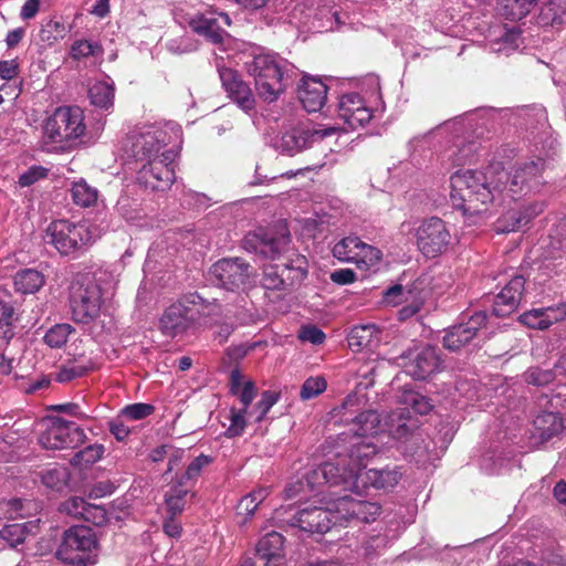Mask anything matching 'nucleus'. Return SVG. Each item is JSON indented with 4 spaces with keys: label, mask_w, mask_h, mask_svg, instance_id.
I'll list each match as a JSON object with an SVG mask.
<instances>
[{
    "label": "nucleus",
    "mask_w": 566,
    "mask_h": 566,
    "mask_svg": "<svg viewBox=\"0 0 566 566\" xmlns=\"http://www.w3.org/2000/svg\"><path fill=\"white\" fill-rule=\"evenodd\" d=\"M178 153L169 148L160 154V158L143 161L137 171V182L151 191L165 190L176 179L174 163Z\"/></svg>",
    "instance_id": "9b49d317"
},
{
    "label": "nucleus",
    "mask_w": 566,
    "mask_h": 566,
    "mask_svg": "<svg viewBox=\"0 0 566 566\" xmlns=\"http://www.w3.org/2000/svg\"><path fill=\"white\" fill-rule=\"evenodd\" d=\"M98 237L99 233L93 226L60 219L48 226L44 241L52 244L62 255L76 256L92 245Z\"/></svg>",
    "instance_id": "7ed1b4c3"
},
{
    "label": "nucleus",
    "mask_w": 566,
    "mask_h": 566,
    "mask_svg": "<svg viewBox=\"0 0 566 566\" xmlns=\"http://www.w3.org/2000/svg\"><path fill=\"white\" fill-rule=\"evenodd\" d=\"M293 256L282 263L264 265L261 284L265 290L286 291L306 277V259L296 253Z\"/></svg>",
    "instance_id": "9d476101"
},
{
    "label": "nucleus",
    "mask_w": 566,
    "mask_h": 566,
    "mask_svg": "<svg viewBox=\"0 0 566 566\" xmlns=\"http://www.w3.org/2000/svg\"><path fill=\"white\" fill-rule=\"evenodd\" d=\"M354 255L355 259H353V263H355L358 269L367 270L381 259L382 253L379 249L363 242L358 238L356 253H354Z\"/></svg>",
    "instance_id": "e433bc0d"
},
{
    "label": "nucleus",
    "mask_w": 566,
    "mask_h": 566,
    "mask_svg": "<svg viewBox=\"0 0 566 566\" xmlns=\"http://www.w3.org/2000/svg\"><path fill=\"white\" fill-rule=\"evenodd\" d=\"M526 226L523 212L521 210H510L497 219L495 228L497 232H515Z\"/></svg>",
    "instance_id": "a19ab883"
},
{
    "label": "nucleus",
    "mask_w": 566,
    "mask_h": 566,
    "mask_svg": "<svg viewBox=\"0 0 566 566\" xmlns=\"http://www.w3.org/2000/svg\"><path fill=\"white\" fill-rule=\"evenodd\" d=\"M30 525L31 523L6 525L0 531V537L11 547H17L22 544L30 534Z\"/></svg>",
    "instance_id": "58836bf2"
},
{
    "label": "nucleus",
    "mask_w": 566,
    "mask_h": 566,
    "mask_svg": "<svg viewBox=\"0 0 566 566\" xmlns=\"http://www.w3.org/2000/svg\"><path fill=\"white\" fill-rule=\"evenodd\" d=\"M83 520L94 525H103L107 521V513L103 506L87 503Z\"/></svg>",
    "instance_id": "0e129e2a"
},
{
    "label": "nucleus",
    "mask_w": 566,
    "mask_h": 566,
    "mask_svg": "<svg viewBox=\"0 0 566 566\" xmlns=\"http://www.w3.org/2000/svg\"><path fill=\"white\" fill-rule=\"evenodd\" d=\"M72 319L78 324L94 322L101 313L102 290L88 274L76 275L69 287Z\"/></svg>",
    "instance_id": "39448f33"
},
{
    "label": "nucleus",
    "mask_w": 566,
    "mask_h": 566,
    "mask_svg": "<svg viewBox=\"0 0 566 566\" xmlns=\"http://www.w3.org/2000/svg\"><path fill=\"white\" fill-rule=\"evenodd\" d=\"M211 311V303L202 293L186 294L164 311L159 318V329L166 336L176 337L200 323Z\"/></svg>",
    "instance_id": "f03ea898"
},
{
    "label": "nucleus",
    "mask_w": 566,
    "mask_h": 566,
    "mask_svg": "<svg viewBox=\"0 0 566 566\" xmlns=\"http://www.w3.org/2000/svg\"><path fill=\"white\" fill-rule=\"evenodd\" d=\"M91 104L102 109H108L114 103V86L106 82H96L88 88Z\"/></svg>",
    "instance_id": "f704fd0d"
},
{
    "label": "nucleus",
    "mask_w": 566,
    "mask_h": 566,
    "mask_svg": "<svg viewBox=\"0 0 566 566\" xmlns=\"http://www.w3.org/2000/svg\"><path fill=\"white\" fill-rule=\"evenodd\" d=\"M327 388V381L323 376L307 378L300 390L302 400H310L324 392Z\"/></svg>",
    "instance_id": "a18cd8bd"
},
{
    "label": "nucleus",
    "mask_w": 566,
    "mask_h": 566,
    "mask_svg": "<svg viewBox=\"0 0 566 566\" xmlns=\"http://www.w3.org/2000/svg\"><path fill=\"white\" fill-rule=\"evenodd\" d=\"M43 284V274L33 269L19 271L14 276V286L17 291L23 294L35 293L42 287Z\"/></svg>",
    "instance_id": "72a5a7b5"
},
{
    "label": "nucleus",
    "mask_w": 566,
    "mask_h": 566,
    "mask_svg": "<svg viewBox=\"0 0 566 566\" xmlns=\"http://www.w3.org/2000/svg\"><path fill=\"white\" fill-rule=\"evenodd\" d=\"M300 339L319 345L325 340V334L314 325L303 326L298 334Z\"/></svg>",
    "instance_id": "774afa93"
},
{
    "label": "nucleus",
    "mask_w": 566,
    "mask_h": 566,
    "mask_svg": "<svg viewBox=\"0 0 566 566\" xmlns=\"http://www.w3.org/2000/svg\"><path fill=\"white\" fill-rule=\"evenodd\" d=\"M543 168L544 161L541 158L518 165L514 174L511 177L509 176L506 190L511 193V198H514V195L525 187H530L532 182H537Z\"/></svg>",
    "instance_id": "a878e982"
},
{
    "label": "nucleus",
    "mask_w": 566,
    "mask_h": 566,
    "mask_svg": "<svg viewBox=\"0 0 566 566\" xmlns=\"http://www.w3.org/2000/svg\"><path fill=\"white\" fill-rule=\"evenodd\" d=\"M283 60L276 54L261 53L248 63V71L254 77L255 90L264 102H275L285 91Z\"/></svg>",
    "instance_id": "423d86ee"
},
{
    "label": "nucleus",
    "mask_w": 566,
    "mask_h": 566,
    "mask_svg": "<svg viewBox=\"0 0 566 566\" xmlns=\"http://www.w3.org/2000/svg\"><path fill=\"white\" fill-rule=\"evenodd\" d=\"M23 504L20 499L0 501V520H11L22 516Z\"/></svg>",
    "instance_id": "4d7b16f0"
},
{
    "label": "nucleus",
    "mask_w": 566,
    "mask_h": 566,
    "mask_svg": "<svg viewBox=\"0 0 566 566\" xmlns=\"http://www.w3.org/2000/svg\"><path fill=\"white\" fill-rule=\"evenodd\" d=\"M546 328L553 324L563 321L566 317V303H559L555 306L541 307Z\"/></svg>",
    "instance_id": "052dcab7"
},
{
    "label": "nucleus",
    "mask_w": 566,
    "mask_h": 566,
    "mask_svg": "<svg viewBox=\"0 0 566 566\" xmlns=\"http://www.w3.org/2000/svg\"><path fill=\"white\" fill-rule=\"evenodd\" d=\"M70 480L69 470L64 467H54L41 473L42 483L53 491H63Z\"/></svg>",
    "instance_id": "4c0bfd02"
},
{
    "label": "nucleus",
    "mask_w": 566,
    "mask_h": 566,
    "mask_svg": "<svg viewBox=\"0 0 566 566\" xmlns=\"http://www.w3.org/2000/svg\"><path fill=\"white\" fill-rule=\"evenodd\" d=\"M48 169L40 167V166H33L29 168L25 172L20 175L19 177V185L21 187H30L38 180L46 177Z\"/></svg>",
    "instance_id": "338daca9"
},
{
    "label": "nucleus",
    "mask_w": 566,
    "mask_h": 566,
    "mask_svg": "<svg viewBox=\"0 0 566 566\" xmlns=\"http://www.w3.org/2000/svg\"><path fill=\"white\" fill-rule=\"evenodd\" d=\"M291 234L285 221H277L270 228H260L250 232L243 239L247 251L258 253L264 258L276 259L287 251Z\"/></svg>",
    "instance_id": "1a4fd4ad"
},
{
    "label": "nucleus",
    "mask_w": 566,
    "mask_h": 566,
    "mask_svg": "<svg viewBox=\"0 0 566 566\" xmlns=\"http://www.w3.org/2000/svg\"><path fill=\"white\" fill-rule=\"evenodd\" d=\"M91 369H93V363L91 361L87 365L71 363L61 368L57 378L60 381H69L85 375Z\"/></svg>",
    "instance_id": "5fc2aeb1"
},
{
    "label": "nucleus",
    "mask_w": 566,
    "mask_h": 566,
    "mask_svg": "<svg viewBox=\"0 0 566 566\" xmlns=\"http://www.w3.org/2000/svg\"><path fill=\"white\" fill-rule=\"evenodd\" d=\"M357 243L358 237H346L338 241L333 247V255L342 262L353 263V259H355L354 253H356Z\"/></svg>",
    "instance_id": "c03bdc74"
},
{
    "label": "nucleus",
    "mask_w": 566,
    "mask_h": 566,
    "mask_svg": "<svg viewBox=\"0 0 566 566\" xmlns=\"http://www.w3.org/2000/svg\"><path fill=\"white\" fill-rule=\"evenodd\" d=\"M303 107L308 112L321 111L327 98V86L317 78L304 77L297 90Z\"/></svg>",
    "instance_id": "393cba45"
},
{
    "label": "nucleus",
    "mask_w": 566,
    "mask_h": 566,
    "mask_svg": "<svg viewBox=\"0 0 566 566\" xmlns=\"http://www.w3.org/2000/svg\"><path fill=\"white\" fill-rule=\"evenodd\" d=\"M566 14V0H551L541 8L537 23L541 27H556L563 23Z\"/></svg>",
    "instance_id": "2f4dec72"
},
{
    "label": "nucleus",
    "mask_w": 566,
    "mask_h": 566,
    "mask_svg": "<svg viewBox=\"0 0 566 566\" xmlns=\"http://www.w3.org/2000/svg\"><path fill=\"white\" fill-rule=\"evenodd\" d=\"M333 507L338 514L339 522L357 521L371 523L381 513V506L377 502L356 499L352 495H342L333 500Z\"/></svg>",
    "instance_id": "dca6fc26"
},
{
    "label": "nucleus",
    "mask_w": 566,
    "mask_h": 566,
    "mask_svg": "<svg viewBox=\"0 0 566 566\" xmlns=\"http://www.w3.org/2000/svg\"><path fill=\"white\" fill-rule=\"evenodd\" d=\"M534 434H536L542 441H548L553 437L559 434L563 431L564 423L563 418L552 411H545L536 416L533 421Z\"/></svg>",
    "instance_id": "cd10ccee"
},
{
    "label": "nucleus",
    "mask_w": 566,
    "mask_h": 566,
    "mask_svg": "<svg viewBox=\"0 0 566 566\" xmlns=\"http://www.w3.org/2000/svg\"><path fill=\"white\" fill-rule=\"evenodd\" d=\"M189 491L190 485L180 479L169 486V490L165 494V502L169 515L176 516L184 511L186 503L185 497Z\"/></svg>",
    "instance_id": "7c9ffc66"
},
{
    "label": "nucleus",
    "mask_w": 566,
    "mask_h": 566,
    "mask_svg": "<svg viewBox=\"0 0 566 566\" xmlns=\"http://www.w3.org/2000/svg\"><path fill=\"white\" fill-rule=\"evenodd\" d=\"M217 70L228 97L242 109H252L255 105V99L249 84L242 80L241 74L234 69L220 65L219 63H217Z\"/></svg>",
    "instance_id": "a211bd4d"
},
{
    "label": "nucleus",
    "mask_w": 566,
    "mask_h": 566,
    "mask_svg": "<svg viewBox=\"0 0 566 566\" xmlns=\"http://www.w3.org/2000/svg\"><path fill=\"white\" fill-rule=\"evenodd\" d=\"M520 322L533 329H547L541 308H532L520 316Z\"/></svg>",
    "instance_id": "bf43d9fd"
},
{
    "label": "nucleus",
    "mask_w": 566,
    "mask_h": 566,
    "mask_svg": "<svg viewBox=\"0 0 566 566\" xmlns=\"http://www.w3.org/2000/svg\"><path fill=\"white\" fill-rule=\"evenodd\" d=\"M97 548L98 543L93 528L76 525L64 532L56 556L66 564L91 566L96 563Z\"/></svg>",
    "instance_id": "0eeeda50"
},
{
    "label": "nucleus",
    "mask_w": 566,
    "mask_h": 566,
    "mask_svg": "<svg viewBox=\"0 0 566 566\" xmlns=\"http://www.w3.org/2000/svg\"><path fill=\"white\" fill-rule=\"evenodd\" d=\"M416 238L419 251L427 258H434L447 250L451 235L442 219L431 217L418 227Z\"/></svg>",
    "instance_id": "ddd939ff"
},
{
    "label": "nucleus",
    "mask_w": 566,
    "mask_h": 566,
    "mask_svg": "<svg viewBox=\"0 0 566 566\" xmlns=\"http://www.w3.org/2000/svg\"><path fill=\"white\" fill-rule=\"evenodd\" d=\"M249 279V264L240 259H222L214 263V286L234 291Z\"/></svg>",
    "instance_id": "412c9836"
},
{
    "label": "nucleus",
    "mask_w": 566,
    "mask_h": 566,
    "mask_svg": "<svg viewBox=\"0 0 566 566\" xmlns=\"http://www.w3.org/2000/svg\"><path fill=\"white\" fill-rule=\"evenodd\" d=\"M525 282L523 275H514L505 284L493 302V314L495 316L506 317L517 308L525 290Z\"/></svg>",
    "instance_id": "b1692460"
},
{
    "label": "nucleus",
    "mask_w": 566,
    "mask_h": 566,
    "mask_svg": "<svg viewBox=\"0 0 566 566\" xmlns=\"http://www.w3.org/2000/svg\"><path fill=\"white\" fill-rule=\"evenodd\" d=\"M400 478L401 473L396 469L356 470V478L349 480V483L354 486V493L360 496L368 486L379 490L392 489L397 485Z\"/></svg>",
    "instance_id": "5701e85b"
},
{
    "label": "nucleus",
    "mask_w": 566,
    "mask_h": 566,
    "mask_svg": "<svg viewBox=\"0 0 566 566\" xmlns=\"http://www.w3.org/2000/svg\"><path fill=\"white\" fill-rule=\"evenodd\" d=\"M280 394L272 390L263 391L260 401L256 403V408L260 410L259 416L255 418L256 421H262L270 409L277 402Z\"/></svg>",
    "instance_id": "680f3d73"
},
{
    "label": "nucleus",
    "mask_w": 566,
    "mask_h": 566,
    "mask_svg": "<svg viewBox=\"0 0 566 566\" xmlns=\"http://www.w3.org/2000/svg\"><path fill=\"white\" fill-rule=\"evenodd\" d=\"M245 413L247 411H242V409H235L232 407L227 415H220V417H223L229 421V426L224 431L226 437L234 438L240 437L243 433L247 427V421L244 418Z\"/></svg>",
    "instance_id": "79ce46f5"
},
{
    "label": "nucleus",
    "mask_w": 566,
    "mask_h": 566,
    "mask_svg": "<svg viewBox=\"0 0 566 566\" xmlns=\"http://www.w3.org/2000/svg\"><path fill=\"white\" fill-rule=\"evenodd\" d=\"M554 373L552 370H544L538 367L530 368L525 373V381L534 386H545L554 380Z\"/></svg>",
    "instance_id": "6e6d98bb"
},
{
    "label": "nucleus",
    "mask_w": 566,
    "mask_h": 566,
    "mask_svg": "<svg viewBox=\"0 0 566 566\" xmlns=\"http://www.w3.org/2000/svg\"><path fill=\"white\" fill-rule=\"evenodd\" d=\"M98 51H101L98 44L87 40H78L73 43L71 48V55L74 59L78 60L91 55H95Z\"/></svg>",
    "instance_id": "13d9d810"
},
{
    "label": "nucleus",
    "mask_w": 566,
    "mask_h": 566,
    "mask_svg": "<svg viewBox=\"0 0 566 566\" xmlns=\"http://www.w3.org/2000/svg\"><path fill=\"white\" fill-rule=\"evenodd\" d=\"M343 416L345 422H350L353 428L350 431L357 437H369L377 433V429L380 423V417L375 410H365L359 412L354 418L347 417V413L344 412Z\"/></svg>",
    "instance_id": "c85d7f7f"
},
{
    "label": "nucleus",
    "mask_w": 566,
    "mask_h": 566,
    "mask_svg": "<svg viewBox=\"0 0 566 566\" xmlns=\"http://www.w3.org/2000/svg\"><path fill=\"white\" fill-rule=\"evenodd\" d=\"M355 478L356 470H346L332 462H324L311 470L306 474L305 481L312 491L323 485H328L343 486V490L354 493V486L349 483V480H354Z\"/></svg>",
    "instance_id": "f3484780"
},
{
    "label": "nucleus",
    "mask_w": 566,
    "mask_h": 566,
    "mask_svg": "<svg viewBox=\"0 0 566 566\" xmlns=\"http://www.w3.org/2000/svg\"><path fill=\"white\" fill-rule=\"evenodd\" d=\"M283 545V535L277 532H270L258 542L256 554L266 562V566H270L271 563L275 564V562L281 560Z\"/></svg>",
    "instance_id": "bb28decb"
},
{
    "label": "nucleus",
    "mask_w": 566,
    "mask_h": 566,
    "mask_svg": "<svg viewBox=\"0 0 566 566\" xmlns=\"http://www.w3.org/2000/svg\"><path fill=\"white\" fill-rule=\"evenodd\" d=\"M338 116L350 129L364 127L373 118V111L367 107L358 93L342 95L338 103Z\"/></svg>",
    "instance_id": "4be33fe9"
},
{
    "label": "nucleus",
    "mask_w": 566,
    "mask_h": 566,
    "mask_svg": "<svg viewBox=\"0 0 566 566\" xmlns=\"http://www.w3.org/2000/svg\"><path fill=\"white\" fill-rule=\"evenodd\" d=\"M248 354V349L242 346L229 348L221 359V369L238 367L241 359Z\"/></svg>",
    "instance_id": "e2e57ef3"
},
{
    "label": "nucleus",
    "mask_w": 566,
    "mask_h": 566,
    "mask_svg": "<svg viewBox=\"0 0 566 566\" xmlns=\"http://www.w3.org/2000/svg\"><path fill=\"white\" fill-rule=\"evenodd\" d=\"M486 313L479 311L465 323L452 326L443 336V346L449 350H459L469 344L476 335V333L486 325Z\"/></svg>",
    "instance_id": "aec40b11"
},
{
    "label": "nucleus",
    "mask_w": 566,
    "mask_h": 566,
    "mask_svg": "<svg viewBox=\"0 0 566 566\" xmlns=\"http://www.w3.org/2000/svg\"><path fill=\"white\" fill-rule=\"evenodd\" d=\"M71 193L74 203L83 208L94 206L98 199V190L90 186L84 179L73 184Z\"/></svg>",
    "instance_id": "c9c22d12"
},
{
    "label": "nucleus",
    "mask_w": 566,
    "mask_h": 566,
    "mask_svg": "<svg viewBox=\"0 0 566 566\" xmlns=\"http://www.w3.org/2000/svg\"><path fill=\"white\" fill-rule=\"evenodd\" d=\"M379 333L374 324L354 326L347 337L348 346L354 352L371 347L379 340Z\"/></svg>",
    "instance_id": "c756f323"
},
{
    "label": "nucleus",
    "mask_w": 566,
    "mask_h": 566,
    "mask_svg": "<svg viewBox=\"0 0 566 566\" xmlns=\"http://www.w3.org/2000/svg\"><path fill=\"white\" fill-rule=\"evenodd\" d=\"M405 403L410 406V408L418 415L424 416L428 415L433 405L431 403V399L419 394V392H407L405 395Z\"/></svg>",
    "instance_id": "09e8293b"
},
{
    "label": "nucleus",
    "mask_w": 566,
    "mask_h": 566,
    "mask_svg": "<svg viewBox=\"0 0 566 566\" xmlns=\"http://www.w3.org/2000/svg\"><path fill=\"white\" fill-rule=\"evenodd\" d=\"M86 439L84 430L73 421L53 418L44 423L39 434V443L48 450L76 448Z\"/></svg>",
    "instance_id": "f8f14e48"
},
{
    "label": "nucleus",
    "mask_w": 566,
    "mask_h": 566,
    "mask_svg": "<svg viewBox=\"0 0 566 566\" xmlns=\"http://www.w3.org/2000/svg\"><path fill=\"white\" fill-rule=\"evenodd\" d=\"M84 112L78 106H61L46 119L44 138L52 144L73 143L84 136Z\"/></svg>",
    "instance_id": "6e6552de"
},
{
    "label": "nucleus",
    "mask_w": 566,
    "mask_h": 566,
    "mask_svg": "<svg viewBox=\"0 0 566 566\" xmlns=\"http://www.w3.org/2000/svg\"><path fill=\"white\" fill-rule=\"evenodd\" d=\"M74 332L70 324H56L44 335V342L52 348H60L66 344L69 336Z\"/></svg>",
    "instance_id": "37998d69"
},
{
    "label": "nucleus",
    "mask_w": 566,
    "mask_h": 566,
    "mask_svg": "<svg viewBox=\"0 0 566 566\" xmlns=\"http://www.w3.org/2000/svg\"><path fill=\"white\" fill-rule=\"evenodd\" d=\"M154 410L153 405L138 402L126 406L120 413L123 418L128 420H140L150 416Z\"/></svg>",
    "instance_id": "603ef678"
},
{
    "label": "nucleus",
    "mask_w": 566,
    "mask_h": 566,
    "mask_svg": "<svg viewBox=\"0 0 566 566\" xmlns=\"http://www.w3.org/2000/svg\"><path fill=\"white\" fill-rule=\"evenodd\" d=\"M407 357L409 361L405 365L406 371L413 379H427L438 371L441 365L439 349L430 345L409 350Z\"/></svg>",
    "instance_id": "6ab92c4d"
},
{
    "label": "nucleus",
    "mask_w": 566,
    "mask_h": 566,
    "mask_svg": "<svg viewBox=\"0 0 566 566\" xmlns=\"http://www.w3.org/2000/svg\"><path fill=\"white\" fill-rule=\"evenodd\" d=\"M188 24L195 33L212 41V19L202 13H196L189 18Z\"/></svg>",
    "instance_id": "de8ad7c7"
},
{
    "label": "nucleus",
    "mask_w": 566,
    "mask_h": 566,
    "mask_svg": "<svg viewBox=\"0 0 566 566\" xmlns=\"http://www.w3.org/2000/svg\"><path fill=\"white\" fill-rule=\"evenodd\" d=\"M377 453V448L374 443L367 441H360L353 446L350 450V458L357 461V468L355 470H364L366 465L363 463L364 459H367Z\"/></svg>",
    "instance_id": "8fccbe9b"
},
{
    "label": "nucleus",
    "mask_w": 566,
    "mask_h": 566,
    "mask_svg": "<svg viewBox=\"0 0 566 566\" xmlns=\"http://www.w3.org/2000/svg\"><path fill=\"white\" fill-rule=\"evenodd\" d=\"M329 507L308 506L300 510L290 520L291 526H296L307 533H327L333 525L339 523L338 514L333 507V501Z\"/></svg>",
    "instance_id": "4468645a"
},
{
    "label": "nucleus",
    "mask_w": 566,
    "mask_h": 566,
    "mask_svg": "<svg viewBox=\"0 0 566 566\" xmlns=\"http://www.w3.org/2000/svg\"><path fill=\"white\" fill-rule=\"evenodd\" d=\"M210 462L211 458L209 455H198L189 463L185 474L180 478V480H184L187 482V484L190 485V482L200 475L202 468L208 465Z\"/></svg>",
    "instance_id": "864d4df0"
},
{
    "label": "nucleus",
    "mask_w": 566,
    "mask_h": 566,
    "mask_svg": "<svg viewBox=\"0 0 566 566\" xmlns=\"http://www.w3.org/2000/svg\"><path fill=\"white\" fill-rule=\"evenodd\" d=\"M509 172L501 164L490 166L485 171L459 170L450 178V197L458 210L467 216H480L503 197Z\"/></svg>",
    "instance_id": "f257e3e1"
},
{
    "label": "nucleus",
    "mask_w": 566,
    "mask_h": 566,
    "mask_svg": "<svg viewBox=\"0 0 566 566\" xmlns=\"http://www.w3.org/2000/svg\"><path fill=\"white\" fill-rule=\"evenodd\" d=\"M412 291H406L401 284H396L389 287L385 293V302L388 304L397 305L401 302H409V297L406 294L411 295Z\"/></svg>",
    "instance_id": "69168bd1"
},
{
    "label": "nucleus",
    "mask_w": 566,
    "mask_h": 566,
    "mask_svg": "<svg viewBox=\"0 0 566 566\" xmlns=\"http://www.w3.org/2000/svg\"><path fill=\"white\" fill-rule=\"evenodd\" d=\"M105 448L103 444L94 443L77 451L71 459V464L76 467H87L102 459Z\"/></svg>",
    "instance_id": "ea45409f"
},
{
    "label": "nucleus",
    "mask_w": 566,
    "mask_h": 566,
    "mask_svg": "<svg viewBox=\"0 0 566 566\" xmlns=\"http://www.w3.org/2000/svg\"><path fill=\"white\" fill-rule=\"evenodd\" d=\"M86 506L87 502L83 497L72 496L60 504L59 511L75 518L83 520Z\"/></svg>",
    "instance_id": "3c124183"
},
{
    "label": "nucleus",
    "mask_w": 566,
    "mask_h": 566,
    "mask_svg": "<svg viewBox=\"0 0 566 566\" xmlns=\"http://www.w3.org/2000/svg\"><path fill=\"white\" fill-rule=\"evenodd\" d=\"M338 132L336 126L317 125L313 128L293 127L281 137V151L293 156L310 147L312 143L323 140Z\"/></svg>",
    "instance_id": "2eb2a0df"
},
{
    "label": "nucleus",
    "mask_w": 566,
    "mask_h": 566,
    "mask_svg": "<svg viewBox=\"0 0 566 566\" xmlns=\"http://www.w3.org/2000/svg\"><path fill=\"white\" fill-rule=\"evenodd\" d=\"M538 0H497L500 13L505 19L515 21L526 17Z\"/></svg>",
    "instance_id": "473e14b6"
},
{
    "label": "nucleus",
    "mask_w": 566,
    "mask_h": 566,
    "mask_svg": "<svg viewBox=\"0 0 566 566\" xmlns=\"http://www.w3.org/2000/svg\"><path fill=\"white\" fill-rule=\"evenodd\" d=\"M457 150L452 153V161L457 166H462L471 163L473 156L479 149L476 142H461L455 145Z\"/></svg>",
    "instance_id": "49530a36"
},
{
    "label": "nucleus",
    "mask_w": 566,
    "mask_h": 566,
    "mask_svg": "<svg viewBox=\"0 0 566 566\" xmlns=\"http://www.w3.org/2000/svg\"><path fill=\"white\" fill-rule=\"evenodd\" d=\"M132 154L136 161H148L160 158L161 151L179 148L182 142L181 127L172 122L161 127H151L139 134L133 135Z\"/></svg>",
    "instance_id": "20e7f679"
}]
</instances>
